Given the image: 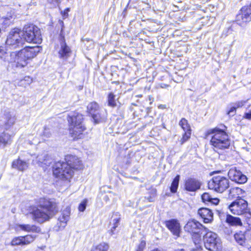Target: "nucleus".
Instances as JSON below:
<instances>
[{"mask_svg": "<svg viewBox=\"0 0 251 251\" xmlns=\"http://www.w3.org/2000/svg\"><path fill=\"white\" fill-rule=\"evenodd\" d=\"M198 214L203 219L205 223H210L213 220L212 211L206 208H201L198 210Z\"/></svg>", "mask_w": 251, "mask_h": 251, "instance_id": "19", "label": "nucleus"}, {"mask_svg": "<svg viewBox=\"0 0 251 251\" xmlns=\"http://www.w3.org/2000/svg\"><path fill=\"white\" fill-rule=\"evenodd\" d=\"M115 96L112 93H110L108 96V105L114 107L116 106V101L115 100Z\"/></svg>", "mask_w": 251, "mask_h": 251, "instance_id": "37", "label": "nucleus"}, {"mask_svg": "<svg viewBox=\"0 0 251 251\" xmlns=\"http://www.w3.org/2000/svg\"><path fill=\"white\" fill-rule=\"evenodd\" d=\"M12 167L23 171L28 167V165L26 162L19 159L13 162Z\"/></svg>", "mask_w": 251, "mask_h": 251, "instance_id": "24", "label": "nucleus"}, {"mask_svg": "<svg viewBox=\"0 0 251 251\" xmlns=\"http://www.w3.org/2000/svg\"><path fill=\"white\" fill-rule=\"evenodd\" d=\"M92 117L93 118L94 122L96 124L99 123L101 122H103L105 120V118L101 117L99 112V110L95 113L94 115H92Z\"/></svg>", "mask_w": 251, "mask_h": 251, "instance_id": "36", "label": "nucleus"}, {"mask_svg": "<svg viewBox=\"0 0 251 251\" xmlns=\"http://www.w3.org/2000/svg\"><path fill=\"white\" fill-rule=\"evenodd\" d=\"M229 180L222 176H214L208 182L209 189L219 193H223L229 187Z\"/></svg>", "mask_w": 251, "mask_h": 251, "instance_id": "9", "label": "nucleus"}, {"mask_svg": "<svg viewBox=\"0 0 251 251\" xmlns=\"http://www.w3.org/2000/svg\"><path fill=\"white\" fill-rule=\"evenodd\" d=\"M244 117L249 120L251 119V108L249 112L245 114Z\"/></svg>", "mask_w": 251, "mask_h": 251, "instance_id": "46", "label": "nucleus"}, {"mask_svg": "<svg viewBox=\"0 0 251 251\" xmlns=\"http://www.w3.org/2000/svg\"><path fill=\"white\" fill-rule=\"evenodd\" d=\"M70 212L71 208L70 206H67L65 209L61 212V215L58 218L56 230H62L66 226L67 222L70 219Z\"/></svg>", "mask_w": 251, "mask_h": 251, "instance_id": "15", "label": "nucleus"}, {"mask_svg": "<svg viewBox=\"0 0 251 251\" xmlns=\"http://www.w3.org/2000/svg\"><path fill=\"white\" fill-rule=\"evenodd\" d=\"M99 110L98 104L96 102H92L87 106V111L92 115Z\"/></svg>", "mask_w": 251, "mask_h": 251, "instance_id": "29", "label": "nucleus"}, {"mask_svg": "<svg viewBox=\"0 0 251 251\" xmlns=\"http://www.w3.org/2000/svg\"><path fill=\"white\" fill-rule=\"evenodd\" d=\"M219 200L217 198H211V201L210 202V203L214 204V205H217L219 202Z\"/></svg>", "mask_w": 251, "mask_h": 251, "instance_id": "45", "label": "nucleus"}, {"mask_svg": "<svg viewBox=\"0 0 251 251\" xmlns=\"http://www.w3.org/2000/svg\"><path fill=\"white\" fill-rule=\"evenodd\" d=\"M4 128L8 130L10 129L15 123L16 117L10 113H7L5 115Z\"/></svg>", "mask_w": 251, "mask_h": 251, "instance_id": "23", "label": "nucleus"}, {"mask_svg": "<svg viewBox=\"0 0 251 251\" xmlns=\"http://www.w3.org/2000/svg\"><path fill=\"white\" fill-rule=\"evenodd\" d=\"M70 11V9L69 8L66 9L63 12H62V14L65 17L68 16V13Z\"/></svg>", "mask_w": 251, "mask_h": 251, "instance_id": "47", "label": "nucleus"}, {"mask_svg": "<svg viewBox=\"0 0 251 251\" xmlns=\"http://www.w3.org/2000/svg\"><path fill=\"white\" fill-rule=\"evenodd\" d=\"M201 234L200 233L195 234L192 235V238L194 244L196 245V249L198 250H202V241L201 239Z\"/></svg>", "mask_w": 251, "mask_h": 251, "instance_id": "27", "label": "nucleus"}, {"mask_svg": "<svg viewBox=\"0 0 251 251\" xmlns=\"http://www.w3.org/2000/svg\"><path fill=\"white\" fill-rule=\"evenodd\" d=\"M116 227H117L116 226H112V227H111L110 230H109L108 231V232L110 235L112 236V235L115 234V230H116Z\"/></svg>", "mask_w": 251, "mask_h": 251, "instance_id": "44", "label": "nucleus"}, {"mask_svg": "<svg viewBox=\"0 0 251 251\" xmlns=\"http://www.w3.org/2000/svg\"><path fill=\"white\" fill-rule=\"evenodd\" d=\"M226 222L232 226H241L242 225V222L239 218L234 217L230 215H227Z\"/></svg>", "mask_w": 251, "mask_h": 251, "instance_id": "25", "label": "nucleus"}, {"mask_svg": "<svg viewBox=\"0 0 251 251\" xmlns=\"http://www.w3.org/2000/svg\"><path fill=\"white\" fill-rule=\"evenodd\" d=\"M179 178L180 176L177 175L174 179L170 187L171 192L176 193V192L178 186Z\"/></svg>", "mask_w": 251, "mask_h": 251, "instance_id": "33", "label": "nucleus"}, {"mask_svg": "<svg viewBox=\"0 0 251 251\" xmlns=\"http://www.w3.org/2000/svg\"><path fill=\"white\" fill-rule=\"evenodd\" d=\"M212 197L208 193H204L201 196V199L203 202L205 203H210Z\"/></svg>", "mask_w": 251, "mask_h": 251, "instance_id": "39", "label": "nucleus"}, {"mask_svg": "<svg viewBox=\"0 0 251 251\" xmlns=\"http://www.w3.org/2000/svg\"><path fill=\"white\" fill-rule=\"evenodd\" d=\"M17 231L23 230L28 232L39 233L41 231L39 227L34 225L19 224L16 226Z\"/></svg>", "mask_w": 251, "mask_h": 251, "instance_id": "21", "label": "nucleus"}, {"mask_svg": "<svg viewBox=\"0 0 251 251\" xmlns=\"http://www.w3.org/2000/svg\"><path fill=\"white\" fill-rule=\"evenodd\" d=\"M223 127L224 128H226L225 126ZM206 134L207 135H212L210 143L216 151L218 152L219 151L229 148L230 142L225 129L215 127L208 130Z\"/></svg>", "mask_w": 251, "mask_h": 251, "instance_id": "3", "label": "nucleus"}, {"mask_svg": "<svg viewBox=\"0 0 251 251\" xmlns=\"http://www.w3.org/2000/svg\"><path fill=\"white\" fill-rule=\"evenodd\" d=\"M203 235V242L205 248L211 251H219L222 244L220 238L215 233L207 230Z\"/></svg>", "mask_w": 251, "mask_h": 251, "instance_id": "6", "label": "nucleus"}, {"mask_svg": "<svg viewBox=\"0 0 251 251\" xmlns=\"http://www.w3.org/2000/svg\"><path fill=\"white\" fill-rule=\"evenodd\" d=\"M36 238V235L30 234L24 236L15 237L12 239L10 245L12 246H27L32 243Z\"/></svg>", "mask_w": 251, "mask_h": 251, "instance_id": "12", "label": "nucleus"}, {"mask_svg": "<svg viewBox=\"0 0 251 251\" xmlns=\"http://www.w3.org/2000/svg\"><path fill=\"white\" fill-rule=\"evenodd\" d=\"M160 86L162 88H167L169 86V85L165 83H161L160 84Z\"/></svg>", "mask_w": 251, "mask_h": 251, "instance_id": "48", "label": "nucleus"}, {"mask_svg": "<svg viewBox=\"0 0 251 251\" xmlns=\"http://www.w3.org/2000/svg\"><path fill=\"white\" fill-rule=\"evenodd\" d=\"M185 231L192 235L200 233L202 230L206 231L208 229L202 226L198 221L193 219L189 220L184 226Z\"/></svg>", "mask_w": 251, "mask_h": 251, "instance_id": "11", "label": "nucleus"}, {"mask_svg": "<svg viewBox=\"0 0 251 251\" xmlns=\"http://www.w3.org/2000/svg\"><path fill=\"white\" fill-rule=\"evenodd\" d=\"M25 80H28V79H30V82H31V79L30 78V77H28H28H25Z\"/></svg>", "mask_w": 251, "mask_h": 251, "instance_id": "50", "label": "nucleus"}, {"mask_svg": "<svg viewBox=\"0 0 251 251\" xmlns=\"http://www.w3.org/2000/svg\"><path fill=\"white\" fill-rule=\"evenodd\" d=\"M228 208L231 212L235 215H240L249 211L248 202L243 199H238L232 202L228 206Z\"/></svg>", "mask_w": 251, "mask_h": 251, "instance_id": "10", "label": "nucleus"}, {"mask_svg": "<svg viewBox=\"0 0 251 251\" xmlns=\"http://www.w3.org/2000/svg\"><path fill=\"white\" fill-rule=\"evenodd\" d=\"M185 133L183 134L182 138L180 140L181 144H183L184 142L187 141L191 136V131H184Z\"/></svg>", "mask_w": 251, "mask_h": 251, "instance_id": "40", "label": "nucleus"}, {"mask_svg": "<svg viewBox=\"0 0 251 251\" xmlns=\"http://www.w3.org/2000/svg\"><path fill=\"white\" fill-rule=\"evenodd\" d=\"M200 182L195 178H189L186 180L185 183V189L188 191H195L200 189Z\"/></svg>", "mask_w": 251, "mask_h": 251, "instance_id": "20", "label": "nucleus"}, {"mask_svg": "<svg viewBox=\"0 0 251 251\" xmlns=\"http://www.w3.org/2000/svg\"><path fill=\"white\" fill-rule=\"evenodd\" d=\"M120 219V215L118 213H116L114 214L111 218V225L118 227L119 224Z\"/></svg>", "mask_w": 251, "mask_h": 251, "instance_id": "35", "label": "nucleus"}, {"mask_svg": "<svg viewBox=\"0 0 251 251\" xmlns=\"http://www.w3.org/2000/svg\"><path fill=\"white\" fill-rule=\"evenodd\" d=\"M59 0H51V1H50V2H58Z\"/></svg>", "mask_w": 251, "mask_h": 251, "instance_id": "51", "label": "nucleus"}, {"mask_svg": "<svg viewBox=\"0 0 251 251\" xmlns=\"http://www.w3.org/2000/svg\"><path fill=\"white\" fill-rule=\"evenodd\" d=\"M166 226L170 231L175 236L178 237L180 231V226L176 220L172 219L165 223Z\"/></svg>", "mask_w": 251, "mask_h": 251, "instance_id": "18", "label": "nucleus"}, {"mask_svg": "<svg viewBox=\"0 0 251 251\" xmlns=\"http://www.w3.org/2000/svg\"><path fill=\"white\" fill-rule=\"evenodd\" d=\"M83 117L81 114L73 112L68 116L70 133L74 138H81L83 132L86 129L83 124Z\"/></svg>", "mask_w": 251, "mask_h": 251, "instance_id": "4", "label": "nucleus"}, {"mask_svg": "<svg viewBox=\"0 0 251 251\" xmlns=\"http://www.w3.org/2000/svg\"><path fill=\"white\" fill-rule=\"evenodd\" d=\"M51 132L50 129L45 127L43 131V135L46 138H49L51 136Z\"/></svg>", "mask_w": 251, "mask_h": 251, "instance_id": "42", "label": "nucleus"}, {"mask_svg": "<svg viewBox=\"0 0 251 251\" xmlns=\"http://www.w3.org/2000/svg\"><path fill=\"white\" fill-rule=\"evenodd\" d=\"M0 58L7 62L9 60V58L7 57L6 55V52L4 48L1 46H0Z\"/></svg>", "mask_w": 251, "mask_h": 251, "instance_id": "38", "label": "nucleus"}, {"mask_svg": "<svg viewBox=\"0 0 251 251\" xmlns=\"http://www.w3.org/2000/svg\"><path fill=\"white\" fill-rule=\"evenodd\" d=\"M21 35L24 41L27 43L40 44L42 42V37L40 29L33 25H25L21 31Z\"/></svg>", "mask_w": 251, "mask_h": 251, "instance_id": "5", "label": "nucleus"}, {"mask_svg": "<svg viewBox=\"0 0 251 251\" xmlns=\"http://www.w3.org/2000/svg\"><path fill=\"white\" fill-rule=\"evenodd\" d=\"M58 53L59 57L63 60H67L71 55V50L67 45L64 38H62L60 40V47L58 50Z\"/></svg>", "mask_w": 251, "mask_h": 251, "instance_id": "17", "label": "nucleus"}, {"mask_svg": "<svg viewBox=\"0 0 251 251\" xmlns=\"http://www.w3.org/2000/svg\"><path fill=\"white\" fill-rule=\"evenodd\" d=\"M87 203V199H85L81 202V203L79 204L78 206V210L79 211L83 212L85 210Z\"/></svg>", "mask_w": 251, "mask_h": 251, "instance_id": "41", "label": "nucleus"}, {"mask_svg": "<svg viewBox=\"0 0 251 251\" xmlns=\"http://www.w3.org/2000/svg\"><path fill=\"white\" fill-rule=\"evenodd\" d=\"M146 246V242L144 241H142L138 245L136 251H143Z\"/></svg>", "mask_w": 251, "mask_h": 251, "instance_id": "43", "label": "nucleus"}, {"mask_svg": "<svg viewBox=\"0 0 251 251\" xmlns=\"http://www.w3.org/2000/svg\"><path fill=\"white\" fill-rule=\"evenodd\" d=\"M53 174L57 178L61 179H69L73 175V170L68 167L65 162L58 161L53 166Z\"/></svg>", "mask_w": 251, "mask_h": 251, "instance_id": "7", "label": "nucleus"}, {"mask_svg": "<svg viewBox=\"0 0 251 251\" xmlns=\"http://www.w3.org/2000/svg\"><path fill=\"white\" fill-rule=\"evenodd\" d=\"M39 49L35 47H26L19 51L12 52L9 56L8 62L15 63L16 66L24 68L28 61L36 56L39 52Z\"/></svg>", "mask_w": 251, "mask_h": 251, "instance_id": "2", "label": "nucleus"}, {"mask_svg": "<svg viewBox=\"0 0 251 251\" xmlns=\"http://www.w3.org/2000/svg\"><path fill=\"white\" fill-rule=\"evenodd\" d=\"M66 163H67L68 167L73 170H81L83 168V165L79 159L74 155H69L65 157Z\"/></svg>", "mask_w": 251, "mask_h": 251, "instance_id": "16", "label": "nucleus"}, {"mask_svg": "<svg viewBox=\"0 0 251 251\" xmlns=\"http://www.w3.org/2000/svg\"><path fill=\"white\" fill-rule=\"evenodd\" d=\"M21 30L15 28L9 32L5 42L6 47L9 49H15L23 45V39L21 37Z\"/></svg>", "mask_w": 251, "mask_h": 251, "instance_id": "8", "label": "nucleus"}, {"mask_svg": "<svg viewBox=\"0 0 251 251\" xmlns=\"http://www.w3.org/2000/svg\"><path fill=\"white\" fill-rule=\"evenodd\" d=\"M245 102V101L241 100L229 104L226 109L227 115L229 117L235 115L236 113V109L243 106Z\"/></svg>", "mask_w": 251, "mask_h": 251, "instance_id": "22", "label": "nucleus"}, {"mask_svg": "<svg viewBox=\"0 0 251 251\" xmlns=\"http://www.w3.org/2000/svg\"><path fill=\"white\" fill-rule=\"evenodd\" d=\"M236 20L240 25L251 21V4L241 9L240 13L236 16Z\"/></svg>", "mask_w": 251, "mask_h": 251, "instance_id": "14", "label": "nucleus"}, {"mask_svg": "<svg viewBox=\"0 0 251 251\" xmlns=\"http://www.w3.org/2000/svg\"><path fill=\"white\" fill-rule=\"evenodd\" d=\"M234 238L236 241L240 245H243L245 242V236L244 234L240 231L234 234Z\"/></svg>", "mask_w": 251, "mask_h": 251, "instance_id": "32", "label": "nucleus"}, {"mask_svg": "<svg viewBox=\"0 0 251 251\" xmlns=\"http://www.w3.org/2000/svg\"><path fill=\"white\" fill-rule=\"evenodd\" d=\"M58 210L57 203L54 200L41 198L37 206L31 207L29 213L35 222L42 224L51 219Z\"/></svg>", "mask_w": 251, "mask_h": 251, "instance_id": "1", "label": "nucleus"}, {"mask_svg": "<svg viewBox=\"0 0 251 251\" xmlns=\"http://www.w3.org/2000/svg\"><path fill=\"white\" fill-rule=\"evenodd\" d=\"M11 135L8 133L3 132L0 136V145H5L11 142Z\"/></svg>", "mask_w": 251, "mask_h": 251, "instance_id": "30", "label": "nucleus"}, {"mask_svg": "<svg viewBox=\"0 0 251 251\" xmlns=\"http://www.w3.org/2000/svg\"><path fill=\"white\" fill-rule=\"evenodd\" d=\"M109 246L108 243L101 242L96 246H94L91 251H108Z\"/></svg>", "mask_w": 251, "mask_h": 251, "instance_id": "28", "label": "nucleus"}, {"mask_svg": "<svg viewBox=\"0 0 251 251\" xmlns=\"http://www.w3.org/2000/svg\"><path fill=\"white\" fill-rule=\"evenodd\" d=\"M37 161L39 163V165L40 164H43L46 166H49L51 163L50 156L45 153L38 155L37 157Z\"/></svg>", "mask_w": 251, "mask_h": 251, "instance_id": "26", "label": "nucleus"}, {"mask_svg": "<svg viewBox=\"0 0 251 251\" xmlns=\"http://www.w3.org/2000/svg\"><path fill=\"white\" fill-rule=\"evenodd\" d=\"M229 178L238 183L243 184L247 182V176L236 167H232L228 172Z\"/></svg>", "mask_w": 251, "mask_h": 251, "instance_id": "13", "label": "nucleus"}, {"mask_svg": "<svg viewBox=\"0 0 251 251\" xmlns=\"http://www.w3.org/2000/svg\"><path fill=\"white\" fill-rule=\"evenodd\" d=\"M12 18V17L11 16L9 17H6L5 18H3L4 19H5V21L7 20H10Z\"/></svg>", "mask_w": 251, "mask_h": 251, "instance_id": "49", "label": "nucleus"}, {"mask_svg": "<svg viewBox=\"0 0 251 251\" xmlns=\"http://www.w3.org/2000/svg\"><path fill=\"white\" fill-rule=\"evenodd\" d=\"M176 251H184V250L183 249H181V250H177Z\"/></svg>", "mask_w": 251, "mask_h": 251, "instance_id": "52", "label": "nucleus"}, {"mask_svg": "<svg viewBox=\"0 0 251 251\" xmlns=\"http://www.w3.org/2000/svg\"><path fill=\"white\" fill-rule=\"evenodd\" d=\"M179 125L181 127L184 131H191V127L188 121L185 118H182L179 122Z\"/></svg>", "mask_w": 251, "mask_h": 251, "instance_id": "34", "label": "nucleus"}, {"mask_svg": "<svg viewBox=\"0 0 251 251\" xmlns=\"http://www.w3.org/2000/svg\"><path fill=\"white\" fill-rule=\"evenodd\" d=\"M243 190L238 187H233L229 190V196L232 198H235L241 195L243 193Z\"/></svg>", "mask_w": 251, "mask_h": 251, "instance_id": "31", "label": "nucleus"}]
</instances>
